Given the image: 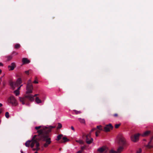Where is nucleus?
<instances>
[{
  "mask_svg": "<svg viewBox=\"0 0 153 153\" xmlns=\"http://www.w3.org/2000/svg\"><path fill=\"white\" fill-rule=\"evenodd\" d=\"M39 95V94H35L34 96H33L32 95V96L33 97V100H27V101H25V100H24V104H22L23 105H25V104H26V105H29V101H33L34 100V97H36V96H38Z\"/></svg>",
  "mask_w": 153,
  "mask_h": 153,
  "instance_id": "nucleus-12",
  "label": "nucleus"
},
{
  "mask_svg": "<svg viewBox=\"0 0 153 153\" xmlns=\"http://www.w3.org/2000/svg\"><path fill=\"white\" fill-rule=\"evenodd\" d=\"M151 135V137L153 135V131L152 132L150 131H145L143 134H140V135L143 137L147 136L149 135Z\"/></svg>",
  "mask_w": 153,
  "mask_h": 153,
  "instance_id": "nucleus-11",
  "label": "nucleus"
},
{
  "mask_svg": "<svg viewBox=\"0 0 153 153\" xmlns=\"http://www.w3.org/2000/svg\"><path fill=\"white\" fill-rule=\"evenodd\" d=\"M14 92L15 94L16 95V96H17L18 95H19V91H18V90H16L15 91H14Z\"/></svg>",
  "mask_w": 153,
  "mask_h": 153,
  "instance_id": "nucleus-23",
  "label": "nucleus"
},
{
  "mask_svg": "<svg viewBox=\"0 0 153 153\" xmlns=\"http://www.w3.org/2000/svg\"><path fill=\"white\" fill-rule=\"evenodd\" d=\"M54 128V127L50 126L48 127L45 126L42 127L41 126L35 127V128L37 130V135H34L32 139V142L30 145V147L33 148L35 144H36V148L40 149L39 141L40 140L45 141L44 146L46 148L51 143V139L49 137V133L51 132V130Z\"/></svg>",
  "mask_w": 153,
  "mask_h": 153,
  "instance_id": "nucleus-1",
  "label": "nucleus"
},
{
  "mask_svg": "<svg viewBox=\"0 0 153 153\" xmlns=\"http://www.w3.org/2000/svg\"><path fill=\"white\" fill-rule=\"evenodd\" d=\"M153 135L151 137L150 140L148 143L147 145L146 146V148L148 149H150L153 148Z\"/></svg>",
  "mask_w": 153,
  "mask_h": 153,
  "instance_id": "nucleus-9",
  "label": "nucleus"
},
{
  "mask_svg": "<svg viewBox=\"0 0 153 153\" xmlns=\"http://www.w3.org/2000/svg\"><path fill=\"white\" fill-rule=\"evenodd\" d=\"M34 153H38L37 152H36Z\"/></svg>",
  "mask_w": 153,
  "mask_h": 153,
  "instance_id": "nucleus-45",
  "label": "nucleus"
},
{
  "mask_svg": "<svg viewBox=\"0 0 153 153\" xmlns=\"http://www.w3.org/2000/svg\"><path fill=\"white\" fill-rule=\"evenodd\" d=\"M2 106V104L1 103H0V107Z\"/></svg>",
  "mask_w": 153,
  "mask_h": 153,
  "instance_id": "nucleus-41",
  "label": "nucleus"
},
{
  "mask_svg": "<svg viewBox=\"0 0 153 153\" xmlns=\"http://www.w3.org/2000/svg\"><path fill=\"white\" fill-rule=\"evenodd\" d=\"M97 128L98 129V130L103 131V130L102 128V127L101 125L97 126Z\"/></svg>",
  "mask_w": 153,
  "mask_h": 153,
  "instance_id": "nucleus-21",
  "label": "nucleus"
},
{
  "mask_svg": "<svg viewBox=\"0 0 153 153\" xmlns=\"http://www.w3.org/2000/svg\"><path fill=\"white\" fill-rule=\"evenodd\" d=\"M20 47V45L19 44H16L15 45V48L16 49H18Z\"/></svg>",
  "mask_w": 153,
  "mask_h": 153,
  "instance_id": "nucleus-22",
  "label": "nucleus"
},
{
  "mask_svg": "<svg viewBox=\"0 0 153 153\" xmlns=\"http://www.w3.org/2000/svg\"><path fill=\"white\" fill-rule=\"evenodd\" d=\"M78 119L79 121L80 122V123H85V121L84 119H82L81 118H79Z\"/></svg>",
  "mask_w": 153,
  "mask_h": 153,
  "instance_id": "nucleus-18",
  "label": "nucleus"
},
{
  "mask_svg": "<svg viewBox=\"0 0 153 153\" xmlns=\"http://www.w3.org/2000/svg\"><path fill=\"white\" fill-rule=\"evenodd\" d=\"M8 103H10L14 106H16L17 105V101L15 97L11 96L9 97L7 99Z\"/></svg>",
  "mask_w": 153,
  "mask_h": 153,
  "instance_id": "nucleus-5",
  "label": "nucleus"
},
{
  "mask_svg": "<svg viewBox=\"0 0 153 153\" xmlns=\"http://www.w3.org/2000/svg\"><path fill=\"white\" fill-rule=\"evenodd\" d=\"M33 82L34 83H35V84H37L38 83V82L37 81H36V80H35L34 81H33Z\"/></svg>",
  "mask_w": 153,
  "mask_h": 153,
  "instance_id": "nucleus-37",
  "label": "nucleus"
},
{
  "mask_svg": "<svg viewBox=\"0 0 153 153\" xmlns=\"http://www.w3.org/2000/svg\"><path fill=\"white\" fill-rule=\"evenodd\" d=\"M40 149H39V148H33V151H38V150H40Z\"/></svg>",
  "mask_w": 153,
  "mask_h": 153,
  "instance_id": "nucleus-32",
  "label": "nucleus"
},
{
  "mask_svg": "<svg viewBox=\"0 0 153 153\" xmlns=\"http://www.w3.org/2000/svg\"><path fill=\"white\" fill-rule=\"evenodd\" d=\"M120 125V124H115V128H118Z\"/></svg>",
  "mask_w": 153,
  "mask_h": 153,
  "instance_id": "nucleus-27",
  "label": "nucleus"
},
{
  "mask_svg": "<svg viewBox=\"0 0 153 153\" xmlns=\"http://www.w3.org/2000/svg\"><path fill=\"white\" fill-rule=\"evenodd\" d=\"M119 140L118 144L119 146L117 149V151H116L113 150L109 151V153H120L127 145L125 138L122 134L119 135L118 137Z\"/></svg>",
  "mask_w": 153,
  "mask_h": 153,
  "instance_id": "nucleus-3",
  "label": "nucleus"
},
{
  "mask_svg": "<svg viewBox=\"0 0 153 153\" xmlns=\"http://www.w3.org/2000/svg\"><path fill=\"white\" fill-rule=\"evenodd\" d=\"M22 62L23 64H27L29 63L30 61L27 58H24L22 59Z\"/></svg>",
  "mask_w": 153,
  "mask_h": 153,
  "instance_id": "nucleus-14",
  "label": "nucleus"
},
{
  "mask_svg": "<svg viewBox=\"0 0 153 153\" xmlns=\"http://www.w3.org/2000/svg\"><path fill=\"white\" fill-rule=\"evenodd\" d=\"M142 152L141 149H139L138 151H137L136 153H140Z\"/></svg>",
  "mask_w": 153,
  "mask_h": 153,
  "instance_id": "nucleus-31",
  "label": "nucleus"
},
{
  "mask_svg": "<svg viewBox=\"0 0 153 153\" xmlns=\"http://www.w3.org/2000/svg\"><path fill=\"white\" fill-rule=\"evenodd\" d=\"M12 54H15V55H16L18 54V53L14 51L13 52Z\"/></svg>",
  "mask_w": 153,
  "mask_h": 153,
  "instance_id": "nucleus-33",
  "label": "nucleus"
},
{
  "mask_svg": "<svg viewBox=\"0 0 153 153\" xmlns=\"http://www.w3.org/2000/svg\"><path fill=\"white\" fill-rule=\"evenodd\" d=\"M100 130H97V131L96 133H98V134L100 133Z\"/></svg>",
  "mask_w": 153,
  "mask_h": 153,
  "instance_id": "nucleus-36",
  "label": "nucleus"
},
{
  "mask_svg": "<svg viewBox=\"0 0 153 153\" xmlns=\"http://www.w3.org/2000/svg\"><path fill=\"white\" fill-rule=\"evenodd\" d=\"M5 116L6 118H8L9 117V113L8 112H7L5 114Z\"/></svg>",
  "mask_w": 153,
  "mask_h": 153,
  "instance_id": "nucleus-25",
  "label": "nucleus"
},
{
  "mask_svg": "<svg viewBox=\"0 0 153 153\" xmlns=\"http://www.w3.org/2000/svg\"><path fill=\"white\" fill-rule=\"evenodd\" d=\"M33 89V86L31 82V80L30 79L28 80L26 88L27 91L26 95L23 97H19L20 101L22 104H24L23 101L24 100L25 101H26L28 100H33V97L30 94L31 93H32Z\"/></svg>",
  "mask_w": 153,
  "mask_h": 153,
  "instance_id": "nucleus-2",
  "label": "nucleus"
},
{
  "mask_svg": "<svg viewBox=\"0 0 153 153\" xmlns=\"http://www.w3.org/2000/svg\"><path fill=\"white\" fill-rule=\"evenodd\" d=\"M21 153H24L22 150H21Z\"/></svg>",
  "mask_w": 153,
  "mask_h": 153,
  "instance_id": "nucleus-43",
  "label": "nucleus"
},
{
  "mask_svg": "<svg viewBox=\"0 0 153 153\" xmlns=\"http://www.w3.org/2000/svg\"><path fill=\"white\" fill-rule=\"evenodd\" d=\"M71 128L72 130H73L74 131H75L74 128L73 126H71Z\"/></svg>",
  "mask_w": 153,
  "mask_h": 153,
  "instance_id": "nucleus-34",
  "label": "nucleus"
},
{
  "mask_svg": "<svg viewBox=\"0 0 153 153\" xmlns=\"http://www.w3.org/2000/svg\"><path fill=\"white\" fill-rule=\"evenodd\" d=\"M76 142L79 143L80 144H83V141L81 140H77Z\"/></svg>",
  "mask_w": 153,
  "mask_h": 153,
  "instance_id": "nucleus-26",
  "label": "nucleus"
},
{
  "mask_svg": "<svg viewBox=\"0 0 153 153\" xmlns=\"http://www.w3.org/2000/svg\"><path fill=\"white\" fill-rule=\"evenodd\" d=\"M96 136V137H98V133H95Z\"/></svg>",
  "mask_w": 153,
  "mask_h": 153,
  "instance_id": "nucleus-39",
  "label": "nucleus"
},
{
  "mask_svg": "<svg viewBox=\"0 0 153 153\" xmlns=\"http://www.w3.org/2000/svg\"><path fill=\"white\" fill-rule=\"evenodd\" d=\"M1 110H0V114H1Z\"/></svg>",
  "mask_w": 153,
  "mask_h": 153,
  "instance_id": "nucleus-44",
  "label": "nucleus"
},
{
  "mask_svg": "<svg viewBox=\"0 0 153 153\" xmlns=\"http://www.w3.org/2000/svg\"><path fill=\"white\" fill-rule=\"evenodd\" d=\"M113 128V126L111 124H109L106 125L104 128L103 131L108 132L110 131V129H112Z\"/></svg>",
  "mask_w": 153,
  "mask_h": 153,
  "instance_id": "nucleus-10",
  "label": "nucleus"
},
{
  "mask_svg": "<svg viewBox=\"0 0 153 153\" xmlns=\"http://www.w3.org/2000/svg\"><path fill=\"white\" fill-rule=\"evenodd\" d=\"M1 72H2V70L1 69H0V74H1Z\"/></svg>",
  "mask_w": 153,
  "mask_h": 153,
  "instance_id": "nucleus-42",
  "label": "nucleus"
},
{
  "mask_svg": "<svg viewBox=\"0 0 153 153\" xmlns=\"http://www.w3.org/2000/svg\"><path fill=\"white\" fill-rule=\"evenodd\" d=\"M62 127V125L60 123H58V126L57 127V129L61 128Z\"/></svg>",
  "mask_w": 153,
  "mask_h": 153,
  "instance_id": "nucleus-24",
  "label": "nucleus"
},
{
  "mask_svg": "<svg viewBox=\"0 0 153 153\" xmlns=\"http://www.w3.org/2000/svg\"><path fill=\"white\" fill-rule=\"evenodd\" d=\"M32 142V140H28L25 143V146L27 147L30 146V145Z\"/></svg>",
  "mask_w": 153,
  "mask_h": 153,
  "instance_id": "nucleus-15",
  "label": "nucleus"
},
{
  "mask_svg": "<svg viewBox=\"0 0 153 153\" xmlns=\"http://www.w3.org/2000/svg\"><path fill=\"white\" fill-rule=\"evenodd\" d=\"M140 135V134L139 133L132 135L131 137V140L135 142L139 140V137Z\"/></svg>",
  "mask_w": 153,
  "mask_h": 153,
  "instance_id": "nucleus-8",
  "label": "nucleus"
},
{
  "mask_svg": "<svg viewBox=\"0 0 153 153\" xmlns=\"http://www.w3.org/2000/svg\"><path fill=\"white\" fill-rule=\"evenodd\" d=\"M35 101L37 103L39 104L42 102V101L38 97L36 98Z\"/></svg>",
  "mask_w": 153,
  "mask_h": 153,
  "instance_id": "nucleus-17",
  "label": "nucleus"
},
{
  "mask_svg": "<svg viewBox=\"0 0 153 153\" xmlns=\"http://www.w3.org/2000/svg\"><path fill=\"white\" fill-rule=\"evenodd\" d=\"M113 116L114 117H118V114L117 113H115L113 114Z\"/></svg>",
  "mask_w": 153,
  "mask_h": 153,
  "instance_id": "nucleus-30",
  "label": "nucleus"
},
{
  "mask_svg": "<svg viewBox=\"0 0 153 153\" xmlns=\"http://www.w3.org/2000/svg\"><path fill=\"white\" fill-rule=\"evenodd\" d=\"M22 86V85H21L20 86H19V87L17 89V90H18V91H19V90L20 89V88H21V87Z\"/></svg>",
  "mask_w": 153,
  "mask_h": 153,
  "instance_id": "nucleus-35",
  "label": "nucleus"
},
{
  "mask_svg": "<svg viewBox=\"0 0 153 153\" xmlns=\"http://www.w3.org/2000/svg\"><path fill=\"white\" fill-rule=\"evenodd\" d=\"M108 149L105 146H102L98 149L97 153H108Z\"/></svg>",
  "mask_w": 153,
  "mask_h": 153,
  "instance_id": "nucleus-7",
  "label": "nucleus"
},
{
  "mask_svg": "<svg viewBox=\"0 0 153 153\" xmlns=\"http://www.w3.org/2000/svg\"><path fill=\"white\" fill-rule=\"evenodd\" d=\"M69 140L66 137H63L62 140L60 141L61 143H65Z\"/></svg>",
  "mask_w": 153,
  "mask_h": 153,
  "instance_id": "nucleus-16",
  "label": "nucleus"
},
{
  "mask_svg": "<svg viewBox=\"0 0 153 153\" xmlns=\"http://www.w3.org/2000/svg\"><path fill=\"white\" fill-rule=\"evenodd\" d=\"M30 71V70H29L28 71H25V73L26 74H27V75H29V71Z\"/></svg>",
  "mask_w": 153,
  "mask_h": 153,
  "instance_id": "nucleus-28",
  "label": "nucleus"
},
{
  "mask_svg": "<svg viewBox=\"0 0 153 153\" xmlns=\"http://www.w3.org/2000/svg\"><path fill=\"white\" fill-rule=\"evenodd\" d=\"M96 129L97 128H93L91 131V132L86 136V142L87 143L90 144L92 143L93 140V138L91 137V133L92 132L96 130Z\"/></svg>",
  "mask_w": 153,
  "mask_h": 153,
  "instance_id": "nucleus-6",
  "label": "nucleus"
},
{
  "mask_svg": "<svg viewBox=\"0 0 153 153\" xmlns=\"http://www.w3.org/2000/svg\"><path fill=\"white\" fill-rule=\"evenodd\" d=\"M15 67L16 65L14 62L12 63L11 65H9L8 67L9 71L13 70Z\"/></svg>",
  "mask_w": 153,
  "mask_h": 153,
  "instance_id": "nucleus-13",
  "label": "nucleus"
},
{
  "mask_svg": "<svg viewBox=\"0 0 153 153\" xmlns=\"http://www.w3.org/2000/svg\"><path fill=\"white\" fill-rule=\"evenodd\" d=\"M85 148V147L84 146H82L81 147V149L82 150H84Z\"/></svg>",
  "mask_w": 153,
  "mask_h": 153,
  "instance_id": "nucleus-38",
  "label": "nucleus"
},
{
  "mask_svg": "<svg viewBox=\"0 0 153 153\" xmlns=\"http://www.w3.org/2000/svg\"><path fill=\"white\" fill-rule=\"evenodd\" d=\"M22 82L21 79L20 78H19L18 79L16 82H10V85L12 88L14 89L16 87L19 86Z\"/></svg>",
  "mask_w": 153,
  "mask_h": 153,
  "instance_id": "nucleus-4",
  "label": "nucleus"
},
{
  "mask_svg": "<svg viewBox=\"0 0 153 153\" xmlns=\"http://www.w3.org/2000/svg\"><path fill=\"white\" fill-rule=\"evenodd\" d=\"M63 136V135L62 134H60L57 136V139H56V140H59L61 139L62 137Z\"/></svg>",
  "mask_w": 153,
  "mask_h": 153,
  "instance_id": "nucleus-20",
  "label": "nucleus"
},
{
  "mask_svg": "<svg viewBox=\"0 0 153 153\" xmlns=\"http://www.w3.org/2000/svg\"><path fill=\"white\" fill-rule=\"evenodd\" d=\"M2 65H3V64L1 63L0 62V66H2Z\"/></svg>",
  "mask_w": 153,
  "mask_h": 153,
  "instance_id": "nucleus-40",
  "label": "nucleus"
},
{
  "mask_svg": "<svg viewBox=\"0 0 153 153\" xmlns=\"http://www.w3.org/2000/svg\"><path fill=\"white\" fill-rule=\"evenodd\" d=\"M12 58V57L11 56H9L7 57V60L9 61L11 60Z\"/></svg>",
  "mask_w": 153,
  "mask_h": 153,
  "instance_id": "nucleus-29",
  "label": "nucleus"
},
{
  "mask_svg": "<svg viewBox=\"0 0 153 153\" xmlns=\"http://www.w3.org/2000/svg\"><path fill=\"white\" fill-rule=\"evenodd\" d=\"M73 111L75 112L76 114H80L82 113V112L80 111H78L76 110H74Z\"/></svg>",
  "mask_w": 153,
  "mask_h": 153,
  "instance_id": "nucleus-19",
  "label": "nucleus"
}]
</instances>
